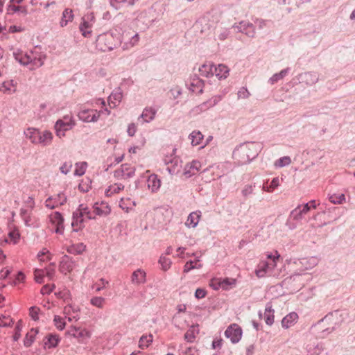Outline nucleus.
<instances>
[{
    "mask_svg": "<svg viewBox=\"0 0 355 355\" xmlns=\"http://www.w3.org/2000/svg\"><path fill=\"white\" fill-rule=\"evenodd\" d=\"M327 316H325L324 318L319 320L318 322V323L315 324L313 327L315 329L321 330V332H320L321 335L320 336V338H324L326 335L331 333L334 330V327H332V328L327 327L324 329L322 328L321 325L324 322V321L327 319Z\"/></svg>",
    "mask_w": 355,
    "mask_h": 355,
    "instance_id": "2f4dec72",
    "label": "nucleus"
},
{
    "mask_svg": "<svg viewBox=\"0 0 355 355\" xmlns=\"http://www.w3.org/2000/svg\"><path fill=\"white\" fill-rule=\"evenodd\" d=\"M135 168L131 167L128 164H124L121 166V168L115 170L114 172V178L117 179H128L135 175Z\"/></svg>",
    "mask_w": 355,
    "mask_h": 355,
    "instance_id": "6e6552de",
    "label": "nucleus"
},
{
    "mask_svg": "<svg viewBox=\"0 0 355 355\" xmlns=\"http://www.w3.org/2000/svg\"><path fill=\"white\" fill-rule=\"evenodd\" d=\"M274 310L272 309V306L268 304L264 312L265 322L268 325L271 326L274 323Z\"/></svg>",
    "mask_w": 355,
    "mask_h": 355,
    "instance_id": "a878e982",
    "label": "nucleus"
},
{
    "mask_svg": "<svg viewBox=\"0 0 355 355\" xmlns=\"http://www.w3.org/2000/svg\"><path fill=\"white\" fill-rule=\"evenodd\" d=\"M201 168V164L198 161L193 160L185 165L184 168V175L187 178H191L198 173Z\"/></svg>",
    "mask_w": 355,
    "mask_h": 355,
    "instance_id": "f8f14e48",
    "label": "nucleus"
},
{
    "mask_svg": "<svg viewBox=\"0 0 355 355\" xmlns=\"http://www.w3.org/2000/svg\"><path fill=\"white\" fill-rule=\"evenodd\" d=\"M207 292L205 289L202 288H197L195 292V297L197 299H202L205 297Z\"/></svg>",
    "mask_w": 355,
    "mask_h": 355,
    "instance_id": "338daca9",
    "label": "nucleus"
},
{
    "mask_svg": "<svg viewBox=\"0 0 355 355\" xmlns=\"http://www.w3.org/2000/svg\"><path fill=\"white\" fill-rule=\"evenodd\" d=\"M297 318L298 315L296 313H290L282 319V325L284 328L287 329L293 325L297 321Z\"/></svg>",
    "mask_w": 355,
    "mask_h": 355,
    "instance_id": "412c9836",
    "label": "nucleus"
},
{
    "mask_svg": "<svg viewBox=\"0 0 355 355\" xmlns=\"http://www.w3.org/2000/svg\"><path fill=\"white\" fill-rule=\"evenodd\" d=\"M236 279L233 278H225L218 281L217 286L214 287V290L222 288L224 290H228L236 285Z\"/></svg>",
    "mask_w": 355,
    "mask_h": 355,
    "instance_id": "6ab92c4d",
    "label": "nucleus"
},
{
    "mask_svg": "<svg viewBox=\"0 0 355 355\" xmlns=\"http://www.w3.org/2000/svg\"><path fill=\"white\" fill-rule=\"evenodd\" d=\"M96 46L101 51H110L115 47L114 37L108 33L101 34L96 40Z\"/></svg>",
    "mask_w": 355,
    "mask_h": 355,
    "instance_id": "20e7f679",
    "label": "nucleus"
},
{
    "mask_svg": "<svg viewBox=\"0 0 355 355\" xmlns=\"http://www.w3.org/2000/svg\"><path fill=\"white\" fill-rule=\"evenodd\" d=\"M329 200L333 204H342L345 200V196L343 193H333L329 195Z\"/></svg>",
    "mask_w": 355,
    "mask_h": 355,
    "instance_id": "58836bf2",
    "label": "nucleus"
},
{
    "mask_svg": "<svg viewBox=\"0 0 355 355\" xmlns=\"http://www.w3.org/2000/svg\"><path fill=\"white\" fill-rule=\"evenodd\" d=\"M13 324V320L10 316L2 315L0 317V327H10Z\"/></svg>",
    "mask_w": 355,
    "mask_h": 355,
    "instance_id": "864d4df0",
    "label": "nucleus"
},
{
    "mask_svg": "<svg viewBox=\"0 0 355 355\" xmlns=\"http://www.w3.org/2000/svg\"><path fill=\"white\" fill-rule=\"evenodd\" d=\"M78 116L83 122H96L99 117V113L95 110H83L79 112Z\"/></svg>",
    "mask_w": 355,
    "mask_h": 355,
    "instance_id": "1a4fd4ad",
    "label": "nucleus"
},
{
    "mask_svg": "<svg viewBox=\"0 0 355 355\" xmlns=\"http://www.w3.org/2000/svg\"><path fill=\"white\" fill-rule=\"evenodd\" d=\"M220 100V96H215L211 99L208 100L207 101H205L200 104L199 106L197 107V109L200 110V111L206 110L216 105Z\"/></svg>",
    "mask_w": 355,
    "mask_h": 355,
    "instance_id": "5701e85b",
    "label": "nucleus"
},
{
    "mask_svg": "<svg viewBox=\"0 0 355 355\" xmlns=\"http://www.w3.org/2000/svg\"><path fill=\"white\" fill-rule=\"evenodd\" d=\"M306 273H294L288 277H286L283 282V285L292 292H297L304 286V276Z\"/></svg>",
    "mask_w": 355,
    "mask_h": 355,
    "instance_id": "7ed1b4c3",
    "label": "nucleus"
},
{
    "mask_svg": "<svg viewBox=\"0 0 355 355\" xmlns=\"http://www.w3.org/2000/svg\"><path fill=\"white\" fill-rule=\"evenodd\" d=\"M324 349V347L322 343L309 345L307 347V351L310 355H320Z\"/></svg>",
    "mask_w": 355,
    "mask_h": 355,
    "instance_id": "72a5a7b5",
    "label": "nucleus"
},
{
    "mask_svg": "<svg viewBox=\"0 0 355 355\" xmlns=\"http://www.w3.org/2000/svg\"><path fill=\"white\" fill-rule=\"evenodd\" d=\"M68 334L76 338H83L88 334L85 329H80L76 327H71L67 331Z\"/></svg>",
    "mask_w": 355,
    "mask_h": 355,
    "instance_id": "7c9ffc66",
    "label": "nucleus"
},
{
    "mask_svg": "<svg viewBox=\"0 0 355 355\" xmlns=\"http://www.w3.org/2000/svg\"><path fill=\"white\" fill-rule=\"evenodd\" d=\"M74 125L75 123L71 119H69L67 121H64V119L58 120L55 124L56 135L60 138L64 137L65 135L64 132L71 130Z\"/></svg>",
    "mask_w": 355,
    "mask_h": 355,
    "instance_id": "0eeeda50",
    "label": "nucleus"
},
{
    "mask_svg": "<svg viewBox=\"0 0 355 355\" xmlns=\"http://www.w3.org/2000/svg\"><path fill=\"white\" fill-rule=\"evenodd\" d=\"M8 10L14 12L21 11L24 15L27 14V10L25 8L15 6V5H10L8 6Z\"/></svg>",
    "mask_w": 355,
    "mask_h": 355,
    "instance_id": "052dcab7",
    "label": "nucleus"
},
{
    "mask_svg": "<svg viewBox=\"0 0 355 355\" xmlns=\"http://www.w3.org/2000/svg\"><path fill=\"white\" fill-rule=\"evenodd\" d=\"M214 73L219 79L225 78L229 73V69L224 64H218L217 67L214 66Z\"/></svg>",
    "mask_w": 355,
    "mask_h": 355,
    "instance_id": "c756f323",
    "label": "nucleus"
},
{
    "mask_svg": "<svg viewBox=\"0 0 355 355\" xmlns=\"http://www.w3.org/2000/svg\"><path fill=\"white\" fill-rule=\"evenodd\" d=\"M301 78L306 85H312L318 81L319 76L315 72H306L301 75Z\"/></svg>",
    "mask_w": 355,
    "mask_h": 355,
    "instance_id": "aec40b11",
    "label": "nucleus"
},
{
    "mask_svg": "<svg viewBox=\"0 0 355 355\" xmlns=\"http://www.w3.org/2000/svg\"><path fill=\"white\" fill-rule=\"evenodd\" d=\"M164 162L167 165L169 164H171L167 168L168 171L171 174H175L179 171L178 167L181 162L178 157H172V155L171 157L166 156L164 158Z\"/></svg>",
    "mask_w": 355,
    "mask_h": 355,
    "instance_id": "4468645a",
    "label": "nucleus"
},
{
    "mask_svg": "<svg viewBox=\"0 0 355 355\" xmlns=\"http://www.w3.org/2000/svg\"><path fill=\"white\" fill-rule=\"evenodd\" d=\"M122 98H123V94L121 93V92L120 91V89L119 88L116 91H115L114 92H112L109 98H108V101H109V104H113L114 107H115L116 105V103H119L121 102V101L122 100Z\"/></svg>",
    "mask_w": 355,
    "mask_h": 355,
    "instance_id": "473e14b6",
    "label": "nucleus"
},
{
    "mask_svg": "<svg viewBox=\"0 0 355 355\" xmlns=\"http://www.w3.org/2000/svg\"><path fill=\"white\" fill-rule=\"evenodd\" d=\"M200 74L204 77H209L214 75V65L204 64L199 68Z\"/></svg>",
    "mask_w": 355,
    "mask_h": 355,
    "instance_id": "f704fd0d",
    "label": "nucleus"
},
{
    "mask_svg": "<svg viewBox=\"0 0 355 355\" xmlns=\"http://www.w3.org/2000/svg\"><path fill=\"white\" fill-rule=\"evenodd\" d=\"M291 163V159L290 157L284 156V157H282L279 158V159H277L275 163V166L276 167L282 168V167L289 165Z\"/></svg>",
    "mask_w": 355,
    "mask_h": 355,
    "instance_id": "49530a36",
    "label": "nucleus"
},
{
    "mask_svg": "<svg viewBox=\"0 0 355 355\" xmlns=\"http://www.w3.org/2000/svg\"><path fill=\"white\" fill-rule=\"evenodd\" d=\"M93 207L94 212L96 215L98 216H106L108 215L111 211V209L109 205L103 202H102L100 205L98 202L95 203Z\"/></svg>",
    "mask_w": 355,
    "mask_h": 355,
    "instance_id": "dca6fc26",
    "label": "nucleus"
},
{
    "mask_svg": "<svg viewBox=\"0 0 355 355\" xmlns=\"http://www.w3.org/2000/svg\"><path fill=\"white\" fill-rule=\"evenodd\" d=\"M0 91L7 94L15 93L16 92V83L13 80L4 81L0 86Z\"/></svg>",
    "mask_w": 355,
    "mask_h": 355,
    "instance_id": "4be33fe9",
    "label": "nucleus"
},
{
    "mask_svg": "<svg viewBox=\"0 0 355 355\" xmlns=\"http://www.w3.org/2000/svg\"><path fill=\"white\" fill-rule=\"evenodd\" d=\"M87 167V162H78L76 164V169L74 175L76 176H82L85 174Z\"/></svg>",
    "mask_w": 355,
    "mask_h": 355,
    "instance_id": "79ce46f5",
    "label": "nucleus"
},
{
    "mask_svg": "<svg viewBox=\"0 0 355 355\" xmlns=\"http://www.w3.org/2000/svg\"><path fill=\"white\" fill-rule=\"evenodd\" d=\"M202 87H203V82L202 80H200L199 78L193 79V82L190 84V89L195 92V87H197L198 89H200V92H202Z\"/></svg>",
    "mask_w": 355,
    "mask_h": 355,
    "instance_id": "8fccbe9b",
    "label": "nucleus"
},
{
    "mask_svg": "<svg viewBox=\"0 0 355 355\" xmlns=\"http://www.w3.org/2000/svg\"><path fill=\"white\" fill-rule=\"evenodd\" d=\"M250 94L248 90L245 87L241 88L237 93L238 98L243 99L248 98L250 96Z\"/></svg>",
    "mask_w": 355,
    "mask_h": 355,
    "instance_id": "0e129e2a",
    "label": "nucleus"
},
{
    "mask_svg": "<svg viewBox=\"0 0 355 355\" xmlns=\"http://www.w3.org/2000/svg\"><path fill=\"white\" fill-rule=\"evenodd\" d=\"M20 216L22 218L24 224L27 227H35V219L26 209H21Z\"/></svg>",
    "mask_w": 355,
    "mask_h": 355,
    "instance_id": "393cba45",
    "label": "nucleus"
},
{
    "mask_svg": "<svg viewBox=\"0 0 355 355\" xmlns=\"http://www.w3.org/2000/svg\"><path fill=\"white\" fill-rule=\"evenodd\" d=\"M131 282L134 284H140L146 282V272L141 270L137 269L133 272L131 277Z\"/></svg>",
    "mask_w": 355,
    "mask_h": 355,
    "instance_id": "f3484780",
    "label": "nucleus"
},
{
    "mask_svg": "<svg viewBox=\"0 0 355 355\" xmlns=\"http://www.w3.org/2000/svg\"><path fill=\"white\" fill-rule=\"evenodd\" d=\"M73 268V261L72 259L67 255L62 257L60 262L59 270L62 273L67 274L71 272Z\"/></svg>",
    "mask_w": 355,
    "mask_h": 355,
    "instance_id": "ddd939ff",
    "label": "nucleus"
},
{
    "mask_svg": "<svg viewBox=\"0 0 355 355\" xmlns=\"http://www.w3.org/2000/svg\"><path fill=\"white\" fill-rule=\"evenodd\" d=\"M303 214H304L301 211V206H298L291 211V217H292L293 220H299L302 219Z\"/></svg>",
    "mask_w": 355,
    "mask_h": 355,
    "instance_id": "603ef678",
    "label": "nucleus"
},
{
    "mask_svg": "<svg viewBox=\"0 0 355 355\" xmlns=\"http://www.w3.org/2000/svg\"><path fill=\"white\" fill-rule=\"evenodd\" d=\"M54 324L58 330H62L64 329L66 323L63 318L59 315H55L53 319Z\"/></svg>",
    "mask_w": 355,
    "mask_h": 355,
    "instance_id": "09e8293b",
    "label": "nucleus"
},
{
    "mask_svg": "<svg viewBox=\"0 0 355 355\" xmlns=\"http://www.w3.org/2000/svg\"><path fill=\"white\" fill-rule=\"evenodd\" d=\"M50 220L54 225H61L62 223H64V218L62 214L58 211H55L53 214H52L50 217Z\"/></svg>",
    "mask_w": 355,
    "mask_h": 355,
    "instance_id": "a18cd8bd",
    "label": "nucleus"
},
{
    "mask_svg": "<svg viewBox=\"0 0 355 355\" xmlns=\"http://www.w3.org/2000/svg\"><path fill=\"white\" fill-rule=\"evenodd\" d=\"M45 276L44 275V270H35V280L36 282H37L38 284H42L43 283V279H44V277Z\"/></svg>",
    "mask_w": 355,
    "mask_h": 355,
    "instance_id": "4d7b16f0",
    "label": "nucleus"
},
{
    "mask_svg": "<svg viewBox=\"0 0 355 355\" xmlns=\"http://www.w3.org/2000/svg\"><path fill=\"white\" fill-rule=\"evenodd\" d=\"M67 202V197L63 196V200L62 202L53 201L52 197L48 198L45 201V206L51 209H53L58 207V205H62Z\"/></svg>",
    "mask_w": 355,
    "mask_h": 355,
    "instance_id": "4c0bfd02",
    "label": "nucleus"
},
{
    "mask_svg": "<svg viewBox=\"0 0 355 355\" xmlns=\"http://www.w3.org/2000/svg\"><path fill=\"white\" fill-rule=\"evenodd\" d=\"M199 259H197L195 261H187L184 266V272H188L191 270L195 269V268H202V264L198 263L199 262Z\"/></svg>",
    "mask_w": 355,
    "mask_h": 355,
    "instance_id": "ea45409f",
    "label": "nucleus"
},
{
    "mask_svg": "<svg viewBox=\"0 0 355 355\" xmlns=\"http://www.w3.org/2000/svg\"><path fill=\"white\" fill-rule=\"evenodd\" d=\"M156 114L155 109L152 107H146L143 110L141 117L144 122L148 123L154 119Z\"/></svg>",
    "mask_w": 355,
    "mask_h": 355,
    "instance_id": "c85d7f7f",
    "label": "nucleus"
},
{
    "mask_svg": "<svg viewBox=\"0 0 355 355\" xmlns=\"http://www.w3.org/2000/svg\"><path fill=\"white\" fill-rule=\"evenodd\" d=\"M72 167V163L71 162H64L60 168V172L64 175H67L71 169Z\"/></svg>",
    "mask_w": 355,
    "mask_h": 355,
    "instance_id": "e2e57ef3",
    "label": "nucleus"
},
{
    "mask_svg": "<svg viewBox=\"0 0 355 355\" xmlns=\"http://www.w3.org/2000/svg\"><path fill=\"white\" fill-rule=\"evenodd\" d=\"M83 22L80 25V31L84 37H89L91 34L90 24L88 21H85V18H83Z\"/></svg>",
    "mask_w": 355,
    "mask_h": 355,
    "instance_id": "37998d69",
    "label": "nucleus"
},
{
    "mask_svg": "<svg viewBox=\"0 0 355 355\" xmlns=\"http://www.w3.org/2000/svg\"><path fill=\"white\" fill-rule=\"evenodd\" d=\"M234 27L237 28L239 32L244 33L248 37H253L254 36V26L252 23L241 21L239 24L234 25Z\"/></svg>",
    "mask_w": 355,
    "mask_h": 355,
    "instance_id": "9b49d317",
    "label": "nucleus"
},
{
    "mask_svg": "<svg viewBox=\"0 0 355 355\" xmlns=\"http://www.w3.org/2000/svg\"><path fill=\"white\" fill-rule=\"evenodd\" d=\"M84 216H86L88 219L95 218L94 216H92V214L87 206L81 204L79 205L78 210L73 213V221L71 225L73 226L77 225L78 222L82 223L83 221V217Z\"/></svg>",
    "mask_w": 355,
    "mask_h": 355,
    "instance_id": "39448f33",
    "label": "nucleus"
},
{
    "mask_svg": "<svg viewBox=\"0 0 355 355\" xmlns=\"http://www.w3.org/2000/svg\"><path fill=\"white\" fill-rule=\"evenodd\" d=\"M51 265L52 266V267L45 268V270H44V275H45V276H47L49 279H53V277L55 275V268H54L55 263H51Z\"/></svg>",
    "mask_w": 355,
    "mask_h": 355,
    "instance_id": "680f3d73",
    "label": "nucleus"
},
{
    "mask_svg": "<svg viewBox=\"0 0 355 355\" xmlns=\"http://www.w3.org/2000/svg\"><path fill=\"white\" fill-rule=\"evenodd\" d=\"M40 309L37 306H31L29 309V315L31 317V318L37 321L39 319L38 314L40 312Z\"/></svg>",
    "mask_w": 355,
    "mask_h": 355,
    "instance_id": "13d9d810",
    "label": "nucleus"
},
{
    "mask_svg": "<svg viewBox=\"0 0 355 355\" xmlns=\"http://www.w3.org/2000/svg\"><path fill=\"white\" fill-rule=\"evenodd\" d=\"M60 341L58 336L49 334L44 340L45 347L53 348L55 347Z\"/></svg>",
    "mask_w": 355,
    "mask_h": 355,
    "instance_id": "bb28decb",
    "label": "nucleus"
},
{
    "mask_svg": "<svg viewBox=\"0 0 355 355\" xmlns=\"http://www.w3.org/2000/svg\"><path fill=\"white\" fill-rule=\"evenodd\" d=\"M139 36L138 33L132 35L130 33H123L122 35L123 49H129L139 42Z\"/></svg>",
    "mask_w": 355,
    "mask_h": 355,
    "instance_id": "9d476101",
    "label": "nucleus"
},
{
    "mask_svg": "<svg viewBox=\"0 0 355 355\" xmlns=\"http://www.w3.org/2000/svg\"><path fill=\"white\" fill-rule=\"evenodd\" d=\"M159 263L161 264L162 268L164 270H167L171 264L170 259L166 258L164 256H161L159 259Z\"/></svg>",
    "mask_w": 355,
    "mask_h": 355,
    "instance_id": "3c124183",
    "label": "nucleus"
},
{
    "mask_svg": "<svg viewBox=\"0 0 355 355\" xmlns=\"http://www.w3.org/2000/svg\"><path fill=\"white\" fill-rule=\"evenodd\" d=\"M241 193L244 198H248L250 195L253 193V187L252 185L247 184L241 190Z\"/></svg>",
    "mask_w": 355,
    "mask_h": 355,
    "instance_id": "bf43d9fd",
    "label": "nucleus"
},
{
    "mask_svg": "<svg viewBox=\"0 0 355 355\" xmlns=\"http://www.w3.org/2000/svg\"><path fill=\"white\" fill-rule=\"evenodd\" d=\"M225 336L230 338L232 343H236L241 338L242 329L238 324H232L225 330Z\"/></svg>",
    "mask_w": 355,
    "mask_h": 355,
    "instance_id": "423d86ee",
    "label": "nucleus"
},
{
    "mask_svg": "<svg viewBox=\"0 0 355 355\" xmlns=\"http://www.w3.org/2000/svg\"><path fill=\"white\" fill-rule=\"evenodd\" d=\"M203 135L198 130L193 131L189 136L192 146H196L201 144L203 140Z\"/></svg>",
    "mask_w": 355,
    "mask_h": 355,
    "instance_id": "cd10ccee",
    "label": "nucleus"
},
{
    "mask_svg": "<svg viewBox=\"0 0 355 355\" xmlns=\"http://www.w3.org/2000/svg\"><path fill=\"white\" fill-rule=\"evenodd\" d=\"M288 69L282 70L279 73L274 74L270 78V82L271 84H274L278 80L282 79L288 73Z\"/></svg>",
    "mask_w": 355,
    "mask_h": 355,
    "instance_id": "de8ad7c7",
    "label": "nucleus"
},
{
    "mask_svg": "<svg viewBox=\"0 0 355 355\" xmlns=\"http://www.w3.org/2000/svg\"><path fill=\"white\" fill-rule=\"evenodd\" d=\"M24 135L34 144H41L43 146H49L51 144L53 135L49 130L40 132L38 129L28 128L24 131Z\"/></svg>",
    "mask_w": 355,
    "mask_h": 355,
    "instance_id": "f03ea898",
    "label": "nucleus"
},
{
    "mask_svg": "<svg viewBox=\"0 0 355 355\" xmlns=\"http://www.w3.org/2000/svg\"><path fill=\"white\" fill-rule=\"evenodd\" d=\"M267 23L268 21L262 19H257L254 21L255 26H257L259 29H263L264 27H266Z\"/></svg>",
    "mask_w": 355,
    "mask_h": 355,
    "instance_id": "774afa93",
    "label": "nucleus"
},
{
    "mask_svg": "<svg viewBox=\"0 0 355 355\" xmlns=\"http://www.w3.org/2000/svg\"><path fill=\"white\" fill-rule=\"evenodd\" d=\"M153 342V336L152 335L149 336H142L139 341V347L141 349H144L145 347H148V345Z\"/></svg>",
    "mask_w": 355,
    "mask_h": 355,
    "instance_id": "a19ab883",
    "label": "nucleus"
},
{
    "mask_svg": "<svg viewBox=\"0 0 355 355\" xmlns=\"http://www.w3.org/2000/svg\"><path fill=\"white\" fill-rule=\"evenodd\" d=\"M85 248L86 246L83 243H78L76 245L72 246L71 248L69 250V252L80 254L85 251Z\"/></svg>",
    "mask_w": 355,
    "mask_h": 355,
    "instance_id": "5fc2aeb1",
    "label": "nucleus"
},
{
    "mask_svg": "<svg viewBox=\"0 0 355 355\" xmlns=\"http://www.w3.org/2000/svg\"><path fill=\"white\" fill-rule=\"evenodd\" d=\"M198 325H192L190 329L185 333L184 339L189 343H192L195 338L196 335L198 334V329L196 330V328H198Z\"/></svg>",
    "mask_w": 355,
    "mask_h": 355,
    "instance_id": "c9c22d12",
    "label": "nucleus"
},
{
    "mask_svg": "<svg viewBox=\"0 0 355 355\" xmlns=\"http://www.w3.org/2000/svg\"><path fill=\"white\" fill-rule=\"evenodd\" d=\"M201 216L200 211H194L191 213L187 220L186 225L188 227H195L199 223V220Z\"/></svg>",
    "mask_w": 355,
    "mask_h": 355,
    "instance_id": "b1692460",
    "label": "nucleus"
},
{
    "mask_svg": "<svg viewBox=\"0 0 355 355\" xmlns=\"http://www.w3.org/2000/svg\"><path fill=\"white\" fill-rule=\"evenodd\" d=\"M105 299L102 297H94L91 299V304L96 307L102 308Z\"/></svg>",
    "mask_w": 355,
    "mask_h": 355,
    "instance_id": "6e6d98bb",
    "label": "nucleus"
},
{
    "mask_svg": "<svg viewBox=\"0 0 355 355\" xmlns=\"http://www.w3.org/2000/svg\"><path fill=\"white\" fill-rule=\"evenodd\" d=\"M73 18V11L71 9L66 8L62 13V18L60 21L61 26H64Z\"/></svg>",
    "mask_w": 355,
    "mask_h": 355,
    "instance_id": "e433bc0d",
    "label": "nucleus"
},
{
    "mask_svg": "<svg viewBox=\"0 0 355 355\" xmlns=\"http://www.w3.org/2000/svg\"><path fill=\"white\" fill-rule=\"evenodd\" d=\"M31 331H35V334H30L28 333L26 334L24 340V345L26 347H30L33 344L34 342L35 336L38 333V331L33 328L31 329Z\"/></svg>",
    "mask_w": 355,
    "mask_h": 355,
    "instance_id": "c03bdc74",
    "label": "nucleus"
},
{
    "mask_svg": "<svg viewBox=\"0 0 355 355\" xmlns=\"http://www.w3.org/2000/svg\"><path fill=\"white\" fill-rule=\"evenodd\" d=\"M147 184L148 188L150 189L153 192H155L159 189L161 181L157 175L152 174L149 175L147 180Z\"/></svg>",
    "mask_w": 355,
    "mask_h": 355,
    "instance_id": "a211bd4d",
    "label": "nucleus"
},
{
    "mask_svg": "<svg viewBox=\"0 0 355 355\" xmlns=\"http://www.w3.org/2000/svg\"><path fill=\"white\" fill-rule=\"evenodd\" d=\"M54 288H55L54 284H53L51 286H50L49 284H46L44 286H42L40 292L42 295H49L52 292V291Z\"/></svg>",
    "mask_w": 355,
    "mask_h": 355,
    "instance_id": "69168bd1",
    "label": "nucleus"
},
{
    "mask_svg": "<svg viewBox=\"0 0 355 355\" xmlns=\"http://www.w3.org/2000/svg\"><path fill=\"white\" fill-rule=\"evenodd\" d=\"M261 145L254 141H248L240 144L233 151V158L241 164H246L255 159L260 152Z\"/></svg>",
    "mask_w": 355,
    "mask_h": 355,
    "instance_id": "f257e3e1",
    "label": "nucleus"
},
{
    "mask_svg": "<svg viewBox=\"0 0 355 355\" xmlns=\"http://www.w3.org/2000/svg\"><path fill=\"white\" fill-rule=\"evenodd\" d=\"M19 62L23 65H28V64L33 62V64L37 67H41L44 64L42 58H33L31 55L28 54H25L24 56H22L19 60Z\"/></svg>",
    "mask_w": 355,
    "mask_h": 355,
    "instance_id": "2eb2a0df",
    "label": "nucleus"
}]
</instances>
